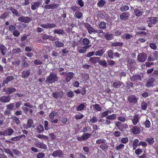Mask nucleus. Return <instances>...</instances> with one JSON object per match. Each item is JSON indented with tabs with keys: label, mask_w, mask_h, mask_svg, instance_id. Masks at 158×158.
Masks as SVG:
<instances>
[{
	"label": "nucleus",
	"mask_w": 158,
	"mask_h": 158,
	"mask_svg": "<svg viewBox=\"0 0 158 158\" xmlns=\"http://www.w3.org/2000/svg\"><path fill=\"white\" fill-rule=\"evenodd\" d=\"M57 80L58 77L57 75L52 72L50 73V75L46 78L45 82L49 84H52L57 81Z\"/></svg>",
	"instance_id": "1"
},
{
	"label": "nucleus",
	"mask_w": 158,
	"mask_h": 158,
	"mask_svg": "<svg viewBox=\"0 0 158 158\" xmlns=\"http://www.w3.org/2000/svg\"><path fill=\"white\" fill-rule=\"evenodd\" d=\"M147 22L148 23V26L152 27L156 24L158 21V18L157 17H151L148 18Z\"/></svg>",
	"instance_id": "2"
},
{
	"label": "nucleus",
	"mask_w": 158,
	"mask_h": 158,
	"mask_svg": "<svg viewBox=\"0 0 158 158\" xmlns=\"http://www.w3.org/2000/svg\"><path fill=\"white\" fill-rule=\"evenodd\" d=\"M85 27L87 30L88 33L89 34H95L98 32L97 30H95L92 27L91 25L88 23H84Z\"/></svg>",
	"instance_id": "3"
},
{
	"label": "nucleus",
	"mask_w": 158,
	"mask_h": 158,
	"mask_svg": "<svg viewBox=\"0 0 158 158\" xmlns=\"http://www.w3.org/2000/svg\"><path fill=\"white\" fill-rule=\"evenodd\" d=\"M147 54L144 52L139 53L137 56V59L140 62H145L147 58Z\"/></svg>",
	"instance_id": "4"
},
{
	"label": "nucleus",
	"mask_w": 158,
	"mask_h": 158,
	"mask_svg": "<svg viewBox=\"0 0 158 158\" xmlns=\"http://www.w3.org/2000/svg\"><path fill=\"white\" fill-rule=\"evenodd\" d=\"M18 20L21 23H28L31 21L32 19L27 16H22L18 18Z\"/></svg>",
	"instance_id": "5"
},
{
	"label": "nucleus",
	"mask_w": 158,
	"mask_h": 158,
	"mask_svg": "<svg viewBox=\"0 0 158 158\" xmlns=\"http://www.w3.org/2000/svg\"><path fill=\"white\" fill-rule=\"evenodd\" d=\"M31 127H34L33 121L31 118H29L27 120V123L24 125V128L26 129H27Z\"/></svg>",
	"instance_id": "6"
},
{
	"label": "nucleus",
	"mask_w": 158,
	"mask_h": 158,
	"mask_svg": "<svg viewBox=\"0 0 158 158\" xmlns=\"http://www.w3.org/2000/svg\"><path fill=\"white\" fill-rule=\"evenodd\" d=\"M115 125L121 131H123L124 129L128 127L127 124H123L119 122H116L115 123Z\"/></svg>",
	"instance_id": "7"
},
{
	"label": "nucleus",
	"mask_w": 158,
	"mask_h": 158,
	"mask_svg": "<svg viewBox=\"0 0 158 158\" xmlns=\"http://www.w3.org/2000/svg\"><path fill=\"white\" fill-rule=\"evenodd\" d=\"M40 26L42 28L46 29L53 28L56 27V25L55 23H47L45 24H40Z\"/></svg>",
	"instance_id": "8"
},
{
	"label": "nucleus",
	"mask_w": 158,
	"mask_h": 158,
	"mask_svg": "<svg viewBox=\"0 0 158 158\" xmlns=\"http://www.w3.org/2000/svg\"><path fill=\"white\" fill-rule=\"evenodd\" d=\"M59 5L55 3H53L51 4L45 5L44 8L46 9H55L58 8Z\"/></svg>",
	"instance_id": "9"
},
{
	"label": "nucleus",
	"mask_w": 158,
	"mask_h": 158,
	"mask_svg": "<svg viewBox=\"0 0 158 158\" xmlns=\"http://www.w3.org/2000/svg\"><path fill=\"white\" fill-rule=\"evenodd\" d=\"M74 76V73L71 72L67 73L65 76V80L67 83L69 82Z\"/></svg>",
	"instance_id": "10"
},
{
	"label": "nucleus",
	"mask_w": 158,
	"mask_h": 158,
	"mask_svg": "<svg viewBox=\"0 0 158 158\" xmlns=\"http://www.w3.org/2000/svg\"><path fill=\"white\" fill-rule=\"evenodd\" d=\"M155 81L154 77H151L148 78L146 84V86L148 88H150L153 87V83Z\"/></svg>",
	"instance_id": "11"
},
{
	"label": "nucleus",
	"mask_w": 158,
	"mask_h": 158,
	"mask_svg": "<svg viewBox=\"0 0 158 158\" xmlns=\"http://www.w3.org/2000/svg\"><path fill=\"white\" fill-rule=\"evenodd\" d=\"M64 92L63 91L54 92L52 94L53 97L55 99L61 98L64 95Z\"/></svg>",
	"instance_id": "12"
},
{
	"label": "nucleus",
	"mask_w": 158,
	"mask_h": 158,
	"mask_svg": "<svg viewBox=\"0 0 158 158\" xmlns=\"http://www.w3.org/2000/svg\"><path fill=\"white\" fill-rule=\"evenodd\" d=\"M90 46V45H86L82 47H78L77 49L79 53H84L86 52L87 49L89 48Z\"/></svg>",
	"instance_id": "13"
},
{
	"label": "nucleus",
	"mask_w": 158,
	"mask_h": 158,
	"mask_svg": "<svg viewBox=\"0 0 158 158\" xmlns=\"http://www.w3.org/2000/svg\"><path fill=\"white\" fill-rule=\"evenodd\" d=\"M129 16V14L128 12H126L122 13L120 15V18L122 20H127Z\"/></svg>",
	"instance_id": "14"
},
{
	"label": "nucleus",
	"mask_w": 158,
	"mask_h": 158,
	"mask_svg": "<svg viewBox=\"0 0 158 158\" xmlns=\"http://www.w3.org/2000/svg\"><path fill=\"white\" fill-rule=\"evenodd\" d=\"M63 155V152L60 150H56L54 151L52 154V156L54 157H61Z\"/></svg>",
	"instance_id": "15"
},
{
	"label": "nucleus",
	"mask_w": 158,
	"mask_h": 158,
	"mask_svg": "<svg viewBox=\"0 0 158 158\" xmlns=\"http://www.w3.org/2000/svg\"><path fill=\"white\" fill-rule=\"evenodd\" d=\"M127 100L130 103H135L137 102V99L135 95H131L128 97Z\"/></svg>",
	"instance_id": "16"
},
{
	"label": "nucleus",
	"mask_w": 158,
	"mask_h": 158,
	"mask_svg": "<svg viewBox=\"0 0 158 158\" xmlns=\"http://www.w3.org/2000/svg\"><path fill=\"white\" fill-rule=\"evenodd\" d=\"M14 79V77L12 76L7 77L5 79L3 80L2 82V86H4L5 85L7 84L9 81L13 80Z\"/></svg>",
	"instance_id": "17"
},
{
	"label": "nucleus",
	"mask_w": 158,
	"mask_h": 158,
	"mask_svg": "<svg viewBox=\"0 0 158 158\" xmlns=\"http://www.w3.org/2000/svg\"><path fill=\"white\" fill-rule=\"evenodd\" d=\"M133 133L134 134H138L140 132V129L139 127L137 126H133L131 129Z\"/></svg>",
	"instance_id": "18"
},
{
	"label": "nucleus",
	"mask_w": 158,
	"mask_h": 158,
	"mask_svg": "<svg viewBox=\"0 0 158 158\" xmlns=\"http://www.w3.org/2000/svg\"><path fill=\"white\" fill-rule=\"evenodd\" d=\"M30 74V70L27 69L24 70L22 72L21 77L22 78H27Z\"/></svg>",
	"instance_id": "19"
},
{
	"label": "nucleus",
	"mask_w": 158,
	"mask_h": 158,
	"mask_svg": "<svg viewBox=\"0 0 158 158\" xmlns=\"http://www.w3.org/2000/svg\"><path fill=\"white\" fill-rule=\"evenodd\" d=\"M10 96L9 95L7 96H3L0 98V100L2 102H10Z\"/></svg>",
	"instance_id": "20"
},
{
	"label": "nucleus",
	"mask_w": 158,
	"mask_h": 158,
	"mask_svg": "<svg viewBox=\"0 0 158 158\" xmlns=\"http://www.w3.org/2000/svg\"><path fill=\"white\" fill-rule=\"evenodd\" d=\"M3 91L7 93H9V94H10L12 93L16 92V90L15 88L10 87L7 89L4 88L3 89Z\"/></svg>",
	"instance_id": "21"
},
{
	"label": "nucleus",
	"mask_w": 158,
	"mask_h": 158,
	"mask_svg": "<svg viewBox=\"0 0 158 158\" xmlns=\"http://www.w3.org/2000/svg\"><path fill=\"white\" fill-rule=\"evenodd\" d=\"M114 51L112 50H109L107 52L106 54L104 55V56H105V55H107L108 57L110 59H113L114 58Z\"/></svg>",
	"instance_id": "22"
},
{
	"label": "nucleus",
	"mask_w": 158,
	"mask_h": 158,
	"mask_svg": "<svg viewBox=\"0 0 158 158\" xmlns=\"http://www.w3.org/2000/svg\"><path fill=\"white\" fill-rule=\"evenodd\" d=\"M139 120V115L138 114L135 115L133 119H132V121L133 124L134 125H135L138 122Z\"/></svg>",
	"instance_id": "23"
},
{
	"label": "nucleus",
	"mask_w": 158,
	"mask_h": 158,
	"mask_svg": "<svg viewBox=\"0 0 158 158\" xmlns=\"http://www.w3.org/2000/svg\"><path fill=\"white\" fill-rule=\"evenodd\" d=\"M100 59V58L99 57H91L89 59V61L90 62L93 64H96L97 62L98 63L99 60Z\"/></svg>",
	"instance_id": "24"
},
{
	"label": "nucleus",
	"mask_w": 158,
	"mask_h": 158,
	"mask_svg": "<svg viewBox=\"0 0 158 158\" xmlns=\"http://www.w3.org/2000/svg\"><path fill=\"white\" fill-rule=\"evenodd\" d=\"M100 148L102 150L105 152H106V151L108 149L109 146L108 145L106 142V143H105L101 144L100 146Z\"/></svg>",
	"instance_id": "25"
},
{
	"label": "nucleus",
	"mask_w": 158,
	"mask_h": 158,
	"mask_svg": "<svg viewBox=\"0 0 158 158\" xmlns=\"http://www.w3.org/2000/svg\"><path fill=\"white\" fill-rule=\"evenodd\" d=\"M14 130L11 128L7 129L6 130H5L3 132L5 133V135H10L14 133Z\"/></svg>",
	"instance_id": "26"
},
{
	"label": "nucleus",
	"mask_w": 158,
	"mask_h": 158,
	"mask_svg": "<svg viewBox=\"0 0 158 158\" xmlns=\"http://www.w3.org/2000/svg\"><path fill=\"white\" fill-rule=\"evenodd\" d=\"M36 145L37 147L41 149H46L47 148L46 145L42 143H36Z\"/></svg>",
	"instance_id": "27"
},
{
	"label": "nucleus",
	"mask_w": 158,
	"mask_h": 158,
	"mask_svg": "<svg viewBox=\"0 0 158 158\" xmlns=\"http://www.w3.org/2000/svg\"><path fill=\"white\" fill-rule=\"evenodd\" d=\"M139 140L138 139H135L133 141L132 143L133 150H135L137 147L139 146Z\"/></svg>",
	"instance_id": "28"
},
{
	"label": "nucleus",
	"mask_w": 158,
	"mask_h": 158,
	"mask_svg": "<svg viewBox=\"0 0 158 158\" xmlns=\"http://www.w3.org/2000/svg\"><path fill=\"white\" fill-rule=\"evenodd\" d=\"M41 2H34V4L31 5V9L33 10H35L36 9V7H38L40 5Z\"/></svg>",
	"instance_id": "29"
},
{
	"label": "nucleus",
	"mask_w": 158,
	"mask_h": 158,
	"mask_svg": "<svg viewBox=\"0 0 158 158\" xmlns=\"http://www.w3.org/2000/svg\"><path fill=\"white\" fill-rule=\"evenodd\" d=\"M106 4V1L105 0H100L97 4V6L100 8L102 7Z\"/></svg>",
	"instance_id": "30"
},
{
	"label": "nucleus",
	"mask_w": 158,
	"mask_h": 158,
	"mask_svg": "<svg viewBox=\"0 0 158 158\" xmlns=\"http://www.w3.org/2000/svg\"><path fill=\"white\" fill-rule=\"evenodd\" d=\"M16 24H10L8 26V30L12 32L16 29Z\"/></svg>",
	"instance_id": "31"
},
{
	"label": "nucleus",
	"mask_w": 158,
	"mask_h": 158,
	"mask_svg": "<svg viewBox=\"0 0 158 158\" xmlns=\"http://www.w3.org/2000/svg\"><path fill=\"white\" fill-rule=\"evenodd\" d=\"M9 10H10L12 13L15 16H20L18 11L16 9L13 8L12 7H11L9 9Z\"/></svg>",
	"instance_id": "32"
},
{
	"label": "nucleus",
	"mask_w": 158,
	"mask_h": 158,
	"mask_svg": "<svg viewBox=\"0 0 158 158\" xmlns=\"http://www.w3.org/2000/svg\"><path fill=\"white\" fill-rule=\"evenodd\" d=\"M122 82L119 81H116L113 84V86L115 88L118 89L121 86Z\"/></svg>",
	"instance_id": "33"
},
{
	"label": "nucleus",
	"mask_w": 158,
	"mask_h": 158,
	"mask_svg": "<svg viewBox=\"0 0 158 158\" xmlns=\"http://www.w3.org/2000/svg\"><path fill=\"white\" fill-rule=\"evenodd\" d=\"M134 12L136 16L139 17L141 16L143 12L142 11L140 10L137 8H135L134 10Z\"/></svg>",
	"instance_id": "34"
},
{
	"label": "nucleus",
	"mask_w": 158,
	"mask_h": 158,
	"mask_svg": "<svg viewBox=\"0 0 158 158\" xmlns=\"http://www.w3.org/2000/svg\"><path fill=\"white\" fill-rule=\"evenodd\" d=\"M104 37L107 40H111L113 38V35L112 34L107 33L105 35Z\"/></svg>",
	"instance_id": "35"
},
{
	"label": "nucleus",
	"mask_w": 158,
	"mask_h": 158,
	"mask_svg": "<svg viewBox=\"0 0 158 158\" xmlns=\"http://www.w3.org/2000/svg\"><path fill=\"white\" fill-rule=\"evenodd\" d=\"M105 51L103 49L97 51L95 52V55L96 56H102L105 52Z\"/></svg>",
	"instance_id": "36"
},
{
	"label": "nucleus",
	"mask_w": 158,
	"mask_h": 158,
	"mask_svg": "<svg viewBox=\"0 0 158 158\" xmlns=\"http://www.w3.org/2000/svg\"><path fill=\"white\" fill-rule=\"evenodd\" d=\"M53 33L54 34L58 35H63L64 33V31L63 30L59 29L54 30Z\"/></svg>",
	"instance_id": "37"
},
{
	"label": "nucleus",
	"mask_w": 158,
	"mask_h": 158,
	"mask_svg": "<svg viewBox=\"0 0 158 158\" xmlns=\"http://www.w3.org/2000/svg\"><path fill=\"white\" fill-rule=\"evenodd\" d=\"M44 131L43 126L41 124H40L36 128V131L39 133H41Z\"/></svg>",
	"instance_id": "38"
},
{
	"label": "nucleus",
	"mask_w": 158,
	"mask_h": 158,
	"mask_svg": "<svg viewBox=\"0 0 158 158\" xmlns=\"http://www.w3.org/2000/svg\"><path fill=\"white\" fill-rule=\"evenodd\" d=\"M98 63L101 65L103 66L104 67H107V65L106 61L104 60H99Z\"/></svg>",
	"instance_id": "39"
},
{
	"label": "nucleus",
	"mask_w": 158,
	"mask_h": 158,
	"mask_svg": "<svg viewBox=\"0 0 158 158\" xmlns=\"http://www.w3.org/2000/svg\"><path fill=\"white\" fill-rule=\"evenodd\" d=\"M89 43L90 41L87 38L83 39L81 42V43L85 46L89 45L88 44H89Z\"/></svg>",
	"instance_id": "40"
},
{
	"label": "nucleus",
	"mask_w": 158,
	"mask_h": 158,
	"mask_svg": "<svg viewBox=\"0 0 158 158\" xmlns=\"http://www.w3.org/2000/svg\"><path fill=\"white\" fill-rule=\"evenodd\" d=\"M116 118V114H113L110 115H108L106 117V119L108 120H114Z\"/></svg>",
	"instance_id": "41"
},
{
	"label": "nucleus",
	"mask_w": 158,
	"mask_h": 158,
	"mask_svg": "<svg viewBox=\"0 0 158 158\" xmlns=\"http://www.w3.org/2000/svg\"><path fill=\"white\" fill-rule=\"evenodd\" d=\"M141 77L139 75H133L131 78V79L132 81H134L139 80H141Z\"/></svg>",
	"instance_id": "42"
},
{
	"label": "nucleus",
	"mask_w": 158,
	"mask_h": 158,
	"mask_svg": "<svg viewBox=\"0 0 158 158\" xmlns=\"http://www.w3.org/2000/svg\"><path fill=\"white\" fill-rule=\"evenodd\" d=\"M13 122L15 123L17 125H18L20 123V121L18 117L16 116H14L12 118Z\"/></svg>",
	"instance_id": "43"
},
{
	"label": "nucleus",
	"mask_w": 158,
	"mask_h": 158,
	"mask_svg": "<svg viewBox=\"0 0 158 158\" xmlns=\"http://www.w3.org/2000/svg\"><path fill=\"white\" fill-rule=\"evenodd\" d=\"M106 142V139L103 138H101L98 139L96 140V143L97 144H102L104 143H105Z\"/></svg>",
	"instance_id": "44"
},
{
	"label": "nucleus",
	"mask_w": 158,
	"mask_h": 158,
	"mask_svg": "<svg viewBox=\"0 0 158 158\" xmlns=\"http://www.w3.org/2000/svg\"><path fill=\"white\" fill-rule=\"evenodd\" d=\"M82 16V13L79 11L75 12L74 15L75 17L77 18L78 19H81Z\"/></svg>",
	"instance_id": "45"
},
{
	"label": "nucleus",
	"mask_w": 158,
	"mask_h": 158,
	"mask_svg": "<svg viewBox=\"0 0 158 158\" xmlns=\"http://www.w3.org/2000/svg\"><path fill=\"white\" fill-rule=\"evenodd\" d=\"M123 45V43L119 42H114L111 44V46L114 47H122Z\"/></svg>",
	"instance_id": "46"
},
{
	"label": "nucleus",
	"mask_w": 158,
	"mask_h": 158,
	"mask_svg": "<svg viewBox=\"0 0 158 158\" xmlns=\"http://www.w3.org/2000/svg\"><path fill=\"white\" fill-rule=\"evenodd\" d=\"M129 7L126 5L123 6L120 8V10L122 12L126 11L129 10Z\"/></svg>",
	"instance_id": "47"
},
{
	"label": "nucleus",
	"mask_w": 158,
	"mask_h": 158,
	"mask_svg": "<svg viewBox=\"0 0 158 158\" xmlns=\"http://www.w3.org/2000/svg\"><path fill=\"white\" fill-rule=\"evenodd\" d=\"M93 107L95 110L98 111H100L102 110V108L100 106L99 104H95V105H93Z\"/></svg>",
	"instance_id": "48"
},
{
	"label": "nucleus",
	"mask_w": 158,
	"mask_h": 158,
	"mask_svg": "<svg viewBox=\"0 0 158 158\" xmlns=\"http://www.w3.org/2000/svg\"><path fill=\"white\" fill-rule=\"evenodd\" d=\"M56 46L57 48L63 47L64 46V44L62 42H59V41H56L55 42Z\"/></svg>",
	"instance_id": "49"
},
{
	"label": "nucleus",
	"mask_w": 158,
	"mask_h": 158,
	"mask_svg": "<svg viewBox=\"0 0 158 158\" xmlns=\"http://www.w3.org/2000/svg\"><path fill=\"white\" fill-rule=\"evenodd\" d=\"M71 9L74 12H77L80 10V8L77 6L76 5L72 6L71 7Z\"/></svg>",
	"instance_id": "50"
},
{
	"label": "nucleus",
	"mask_w": 158,
	"mask_h": 158,
	"mask_svg": "<svg viewBox=\"0 0 158 158\" xmlns=\"http://www.w3.org/2000/svg\"><path fill=\"white\" fill-rule=\"evenodd\" d=\"M85 107V105L83 103H81L79 104L77 107V110L78 111H80L81 110H83Z\"/></svg>",
	"instance_id": "51"
},
{
	"label": "nucleus",
	"mask_w": 158,
	"mask_h": 158,
	"mask_svg": "<svg viewBox=\"0 0 158 158\" xmlns=\"http://www.w3.org/2000/svg\"><path fill=\"white\" fill-rule=\"evenodd\" d=\"M91 133L89 134L88 133H84L82 135V137L83 138V139L85 140L86 139H88L91 136Z\"/></svg>",
	"instance_id": "52"
},
{
	"label": "nucleus",
	"mask_w": 158,
	"mask_h": 158,
	"mask_svg": "<svg viewBox=\"0 0 158 158\" xmlns=\"http://www.w3.org/2000/svg\"><path fill=\"white\" fill-rule=\"evenodd\" d=\"M133 83L132 82L130 81H128L127 82L126 85V87L127 89H129L133 87Z\"/></svg>",
	"instance_id": "53"
},
{
	"label": "nucleus",
	"mask_w": 158,
	"mask_h": 158,
	"mask_svg": "<svg viewBox=\"0 0 158 158\" xmlns=\"http://www.w3.org/2000/svg\"><path fill=\"white\" fill-rule=\"evenodd\" d=\"M145 141L150 145L153 144L154 142V139L153 138H147Z\"/></svg>",
	"instance_id": "54"
},
{
	"label": "nucleus",
	"mask_w": 158,
	"mask_h": 158,
	"mask_svg": "<svg viewBox=\"0 0 158 158\" xmlns=\"http://www.w3.org/2000/svg\"><path fill=\"white\" fill-rule=\"evenodd\" d=\"M57 115V112L54 111L51 112L49 114V117L50 119H51L54 118V117Z\"/></svg>",
	"instance_id": "55"
},
{
	"label": "nucleus",
	"mask_w": 158,
	"mask_h": 158,
	"mask_svg": "<svg viewBox=\"0 0 158 158\" xmlns=\"http://www.w3.org/2000/svg\"><path fill=\"white\" fill-rule=\"evenodd\" d=\"M99 26L100 28L104 29L106 28V23L102 21L100 23Z\"/></svg>",
	"instance_id": "56"
},
{
	"label": "nucleus",
	"mask_w": 158,
	"mask_h": 158,
	"mask_svg": "<svg viewBox=\"0 0 158 158\" xmlns=\"http://www.w3.org/2000/svg\"><path fill=\"white\" fill-rule=\"evenodd\" d=\"M8 15V14L7 12H5L1 15L0 16V18L2 19H5Z\"/></svg>",
	"instance_id": "57"
},
{
	"label": "nucleus",
	"mask_w": 158,
	"mask_h": 158,
	"mask_svg": "<svg viewBox=\"0 0 158 158\" xmlns=\"http://www.w3.org/2000/svg\"><path fill=\"white\" fill-rule=\"evenodd\" d=\"M141 109L143 110H146L147 107V104L144 102L141 103Z\"/></svg>",
	"instance_id": "58"
},
{
	"label": "nucleus",
	"mask_w": 158,
	"mask_h": 158,
	"mask_svg": "<svg viewBox=\"0 0 158 158\" xmlns=\"http://www.w3.org/2000/svg\"><path fill=\"white\" fill-rule=\"evenodd\" d=\"M135 153L137 155H140L143 152L142 149L139 148H138L136 149H135Z\"/></svg>",
	"instance_id": "59"
},
{
	"label": "nucleus",
	"mask_w": 158,
	"mask_h": 158,
	"mask_svg": "<svg viewBox=\"0 0 158 158\" xmlns=\"http://www.w3.org/2000/svg\"><path fill=\"white\" fill-rule=\"evenodd\" d=\"M37 137L41 139H48V137L47 136L41 134L38 135Z\"/></svg>",
	"instance_id": "60"
},
{
	"label": "nucleus",
	"mask_w": 158,
	"mask_h": 158,
	"mask_svg": "<svg viewBox=\"0 0 158 158\" xmlns=\"http://www.w3.org/2000/svg\"><path fill=\"white\" fill-rule=\"evenodd\" d=\"M77 3L81 7H83L84 6V2L82 0H78Z\"/></svg>",
	"instance_id": "61"
},
{
	"label": "nucleus",
	"mask_w": 158,
	"mask_h": 158,
	"mask_svg": "<svg viewBox=\"0 0 158 158\" xmlns=\"http://www.w3.org/2000/svg\"><path fill=\"white\" fill-rule=\"evenodd\" d=\"M146 128H149L150 127L151 123L148 120H146L143 123Z\"/></svg>",
	"instance_id": "62"
},
{
	"label": "nucleus",
	"mask_w": 158,
	"mask_h": 158,
	"mask_svg": "<svg viewBox=\"0 0 158 158\" xmlns=\"http://www.w3.org/2000/svg\"><path fill=\"white\" fill-rule=\"evenodd\" d=\"M45 154L43 152L39 153L36 156L37 158H43L45 157Z\"/></svg>",
	"instance_id": "63"
},
{
	"label": "nucleus",
	"mask_w": 158,
	"mask_h": 158,
	"mask_svg": "<svg viewBox=\"0 0 158 158\" xmlns=\"http://www.w3.org/2000/svg\"><path fill=\"white\" fill-rule=\"evenodd\" d=\"M154 58L156 60H158V52L157 51H154L153 53Z\"/></svg>",
	"instance_id": "64"
}]
</instances>
